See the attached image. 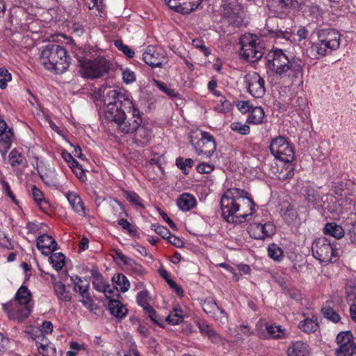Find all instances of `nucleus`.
<instances>
[{"label":"nucleus","mask_w":356,"mask_h":356,"mask_svg":"<svg viewBox=\"0 0 356 356\" xmlns=\"http://www.w3.org/2000/svg\"><path fill=\"white\" fill-rule=\"evenodd\" d=\"M145 312V314H147L148 317L151 319V321L154 322V323L159 325H162V320L161 317L159 314H157L156 312L153 309L152 307Z\"/></svg>","instance_id":"obj_57"},{"label":"nucleus","mask_w":356,"mask_h":356,"mask_svg":"<svg viewBox=\"0 0 356 356\" xmlns=\"http://www.w3.org/2000/svg\"><path fill=\"white\" fill-rule=\"evenodd\" d=\"M230 129L241 135H248L250 132V128L245 124H242L240 122H234L230 124Z\"/></svg>","instance_id":"obj_44"},{"label":"nucleus","mask_w":356,"mask_h":356,"mask_svg":"<svg viewBox=\"0 0 356 356\" xmlns=\"http://www.w3.org/2000/svg\"><path fill=\"white\" fill-rule=\"evenodd\" d=\"M164 55L165 52L161 48L149 45L143 54L142 59L147 65L152 67H159L162 65L165 59Z\"/></svg>","instance_id":"obj_15"},{"label":"nucleus","mask_w":356,"mask_h":356,"mask_svg":"<svg viewBox=\"0 0 356 356\" xmlns=\"http://www.w3.org/2000/svg\"><path fill=\"white\" fill-rule=\"evenodd\" d=\"M286 294L289 296L290 298L296 300V302H300L302 299V296L300 291L294 288H289L286 289Z\"/></svg>","instance_id":"obj_58"},{"label":"nucleus","mask_w":356,"mask_h":356,"mask_svg":"<svg viewBox=\"0 0 356 356\" xmlns=\"http://www.w3.org/2000/svg\"><path fill=\"white\" fill-rule=\"evenodd\" d=\"M115 254L118 259L122 261L125 265L134 264V260L124 254L120 250H115Z\"/></svg>","instance_id":"obj_60"},{"label":"nucleus","mask_w":356,"mask_h":356,"mask_svg":"<svg viewBox=\"0 0 356 356\" xmlns=\"http://www.w3.org/2000/svg\"><path fill=\"white\" fill-rule=\"evenodd\" d=\"M305 199L308 204L316 208L321 206V198L318 193L312 188H307L306 190Z\"/></svg>","instance_id":"obj_35"},{"label":"nucleus","mask_w":356,"mask_h":356,"mask_svg":"<svg viewBox=\"0 0 356 356\" xmlns=\"http://www.w3.org/2000/svg\"><path fill=\"white\" fill-rule=\"evenodd\" d=\"M54 292L57 296V298L64 302H69L71 300V296L66 291V286L61 282H58L55 283L54 286Z\"/></svg>","instance_id":"obj_36"},{"label":"nucleus","mask_w":356,"mask_h":356,"mask_svg":"<svg viewBox=\"0 0 356 356\" xmlns=\"http://www.w3.org/2000/svg\"><path fill=\"white\" fill-rule=\"evenodd\" d=\"M32 195L35 202L41 206L43 202H46L44 195L40 190H39L35 186L31 187Z\"/></svg>","instance_id":"obj_54"},{"label":"nucleus","mask_w":356,"mask_h":356,"mask_svg":"<svg viewBox=\"0 0 356 356\" xmlns=\"http://www.w3.org/2000/svg\"><path fill=\"white\" fill-rule=\"evenodd\" d=\"M317 39L310 42L306 49L307 55L312 59H320L339 49L341 35L335 29H323L316 32Z\"/></svg>","instance_id":"obj_3"},{"label":"nucleus","mask_w":356,"mask_h":356,"mask_svg":"<svg viewBox=\"0 0 356 356\" xmlns=\"http://www.w3.org/2000/svg\"><path fill=\"white\" fill-rule=\"evenodd\" d=\"M11 74L5 67L0 68V88L5 89L7 82L11 80Z\"/></svg>","instance_id":"obj_50"},{"label":"nucleus","mask_w":356,"mask_h":356,"mask_svg":"<svg viewBox=\"0 0 356 356\" xmlns=\"http://www.w3.org/2000/svg\"><path fill=\"white\" fill-rule=\"evenodd\" d=\"M200 135V138L197 141L192 138L191 143L199 155L210 157L216 148L214 137L206 131H201Z\"/></svg>","instance_id":"obj_12"},{"label":"nucleus","mask_w":356,"mask_h":356,"mask_svg":"<svg viewBox=\"0 0 356 356\" xmlns=\"http://www.w3.org/2000/svg\"><path fill=\"white\" fill-rule=\"evenodd\" d=\"M122 106L120 104H113L106 107L105 111L106 118L109 121L115 122L118 127L121 122H123V120H126V115L122 108Z\"/></svg>","instance_id":"obj_20"},{"label":"nucleus","mask_w":356,"mask_h":356,"mask_svg":"<svg viewBox=\"0 0 356 356\" xmlns=\"http://www.w3.org/2000/svg\"><path fill=\"white\" fill-rule=\"evenodd\" d=\"M122 78L126 84H130L136 81L135 73L128 68L122 71Z\"/></svg>","instance_id":"obj_55"},{"label":"nucleus","mask_w":356,"mask_h":356,"mask_svg":"<svg viewBox=\"0 0 356 356\" xmlns=\"http://www.w3.org/2000/svg\"><path fill=\"white\" fill-rule=\"evenodd\" d=\"M277 21V18L275 17L268 19L265 28L261 30V35L262 36L273 38L276 40L284 39L285 40H291V38L293 37L291 32L288 31H282L281 29H278V26L275 29L270 26L272 24H275V22Z\"/></svg>","instance_id":"obj_16"},{"label":"nucleus","mask_w":356,"mask_h":356,"mask_svg":"<svg viewBox=\"0 0 356 356\" xmlns=\"http://www.w3.org/2000/svg\"><path fill=\"white\" fill-rule=\"evenodd\" d=\"M241 57L250 62H255L263 57L264 44L255 34L245 33L239 39Z\"/></svg>","instance_id":"obj_6"},{"label":"nucleus","mask_w":356,"mask_h":356,"mask_svg":"<svg viewBox=\"0 0 356 356\" xmlns=\"http://www.w3.org/2000/svg\"><path fill=\"white\" fill-rule=\"evenodd\" d=\"M66 197L72 209L79 215L85 216L86 211L81 197L74 192L67 193Z\"/></svg>","instance_id":"obj_27"},{"label":"nucleus","mask_w":356,"mask_h":356,"mask_svg":"<svg viewBox=\"0 0 356 356\" xmlns=\"http://www.w3.org/2000/svg\"><path fill=\"white\" fill-rule=\"evenodd\" d=\"M202 1L203 0H180L178 1L179 3H177V6L173 7L172 10L183 15H187L197 10Z\"/></svg>","instance_id":"obj_22"},{"label":"nucleus","mask_w":356,"mask_h":356,"mask_svg":"<svg viewBox=\"0 0 356 356\" xmlns=\"http://www.w3.org/2000/svg\"><path fill=\"white\" fill-rule=\"evenodd\" d=\"M136 300L138 304L143 308L144 311H146L152 307L149 303L150 297L147 291L145 290L140 291L137 295Z\"/></svg>","instance_id":"obj_41"},{"label":"nucleus","mask_w":356,"mask_h":356,"mask_svg":"<svg viewBox=\"0 0 356 356\" xmlns=\"http://www.w3.org/2000/svg\"><path fill=\"white\" fill-rule=\"evenodd\" d=\"M9 161L13 167H17L22 163L23 156L16 149H14L9 154Z\"/></svg>","instance_id":"obj_47"},{"label":"nucleus","mask_w":356,"mask_h":356,"mask_svg":"<svg viewBox=\"0 0 356 356\" xmlns=\"http://www.w3.org/2000/svg\"><path fill=\"white\" fill-rule=\"evenodd\" d=\"M112 281L115 284V286H118V289L121 292H126L129 290L130 283L123 274L118 273L114 275Z\"/></svg>","instance_id":"obj_34"},{"label":"nucleus","mask_w":356,"mask_h":356,"mask_svg":"<svg viewBox=\"0 0 356 356\" xmlns=\"http://www.w3.org/2000/svg\"><path fill=\"white\" fill-rule=\"evenodd\" d=\"M151 227L152 229L155 231L156 234H159L163 238H167L170 235L169 229L164 226L152 225Z\"/></svg>","instance_id":"obj_56"},{"label":"nucleus","mask_w":356,"mask_h":356,"mask_svg":"<svg viewBox=\"0 0 356 356\" xmlns=\"http://www.w3.org/2000/svg\"><path fill=\"white\" fill-rule=\"evenodd\" d=\"M192 44L195 48L199 49L206 56L211 54V51L206 47L204 42L201 39L196 38L193 40Z\"/></svg>","instance_id":"obj_51"},{"label":"nucleus","mask_w":356,"mask_h":356,"mask_svg":"<svg viewBox=\"0 0 356 356\" xmlns=\"http://www.w3.org/2000/svg\"><path fill=\"white\" fill-rule=\"evenodd\" d=\"M266 330L268 337L272 339H283L285 337V330L282 329L280 325H268Z\"/></svg>","instance_id":"obj_40"},{"label":"nucleus","mask_w":356,"mask_h":356,"mask_svg":"<svg viewBox=\"0 0 356 356\" xmlns=\"http://www.w3.org/2000/svg\"><path fill=\"white\" fill-rule=\"evenodd\" d=\"M266 66L275 74L282 76L290 71L289 78L291 83L289 87L298 89L303 86L304 62L299 58L289 56L280 49H275L268 52L265 57Z\"/></svg>","instance_id":"obj_2"},{"label":"nucleus","mask_w":356,"mask_h":356,"mask_svg":"<svg viewBox=\"0 0 356 356\" xmlns=\"http://www.w3.org/2000/svg\"><path fill=\"white\" fill-rule=\"evenodd\" d=\"M65 255L61 252L53 253L49 258V262L52 264L54 268L59 271L65 265Z\"/></svg>","instance_id":"obj_38"},{"label":"nucleus","mask_w":356,"mask_h":356,"mask_svg":"<svg viewBox=\"0 0 356 356\" xmlns=\"http://www.w3.org/2000/svg\"><path fill=\"white\" fill-rule=\"evenodd\" d=\"M110 313L118 318H124L127 314V309L118 300H111L108 305Z\"/></svg>","instance_id":"obj_28"},{"label":"nucleus","mask_w":356,"mask_h":356,"mask_svg":"<svg viewBox=\"0 0 356 356\" xmlns=\"http://www.w3.org/2000/svg\"><path fill=\"white\" fill-rule=\"evenodd\" d=\"M151 140V131L144 125L137 129L135 137L134 138V143L140 147L146 146Z\"/></svg>","instance_id":"obj_26"},{"label":"nucleus","mask_w":356,"mask_h":356,"mask_svg":"<svg viewBox=\"0 0 356 356\" xmlns=\"http://www.w3.org/2000/svg\"><path fill=\"white\" fill-rule=\"evenodd\" d=\"M2 308L10 320L18 323H22L28 318L31 312V307L29 305L20 304L13 300L3 303Z\"/></svg>","instance_id":"obj_11"},{"label":"nucleus","mask_w":356,"mask_h":356,"mask_svg":"<svg viewBox=\"0 0 356 356\" xmlns=\"http://www.w3.org/2000/svg\"><path fill=\"white\" fill-rule=\"evenodd\" d=\"M248 194L243 190L233 188L228 189L222 196V215L227 222L241 223L252 216L255 204Z\"/></svg>","instance_id":"obj_1"},{"label":"nucleus","mask_w":356,"mask_h":356,"mask_svg":"<svg viewBox=\"0 0 356 356\" xmlns=\"http://www.w3.org/2000/svg\"><path fill=\"white\" fill-rule=\"evenodd\" d=\"M268 255L275 261H280L283 257L282 250L276 244H270L268 248Z\"/></svg>","instance_id":"obj_43"},{"label":"nucleus","mask_w":356,"mask_h":356,"mask_svg":"<svg viewBox=\"0 0 356 356\" xmlns=\"http://www.w3.org/2000/svg\"><path fill=\"white\" fill-rule=\"evenodd\" d=\"M313 256L321 264H328L339 257V250L326 238L316 239L312 245Z\"/></svg>","instance_id":"obj_7"},{"label":"nucleus","mask_w":356,"mask_h":356,"mask_svg":"<svg viewBox=\"0 0 356 356\" xmlns=\"http://www.w3.org/2000/svg\"><path fill=\"white\" fill-rule=\"evenodd\" d=\"M298 327L305 333L314 332L318 327L317 318H307L304 321L300 322Z\"/></svg>","instance_id":"obj_33"},{"label":"nucleus","mask_w":356,"mask_h":356,"mask_svg":"<svg viewBox=\"0 0 356 356\" xmlns=\"http://www.w3.org/2000/svg\"><path fill=\"white\" fill-rule=\"evenodd\" d=\"M177 204L181 210L187 211L195 207L196 200L189 193H183L177 199Z\"/></svg>","instance_id":"obj_29"},{"label":"nucleus","mask_w":356,"mask_h":356,"mask_svg":"<svg viewBox=\"0 0 356 356\" xmlns=\"http://www.w3.org/2000/svg\"><path fill=\"white\" fill-rule=\"evenodd\" d=\"M118 291V286H111L108 284L103 292L105 293L106 298L111 301V300H115L114 297L118 298L120 296Z\"/></svg>","instance_id":"obj_52"},{"label":"nucleus","mask_w":356,"mask_h":356,"mask_svg":"<svg viewBox=\"0 0 356 356\" xmlns=\"http://www.w3.org/2000/svg\"><path fill=\"white\" fill-rule=\"evenodd\" d=\"M35 343L39 353L42 356H56V350L54 345L44 336H38Z\"/></svg>","instance_id":"obj_21"},{"label":"nucleus","mask_w":356,"mask_h":356,"mask_svg":"<svg viewBox=\"0 0 356 356\" xmlns=\"http://www.w3.org/2000/svg\"><path fill=\"white\" fill-rule=\"evenodd\" d=\"M176 165L184 174H187L186 167L191 168L193 165V161L190 158L184 159V158L179 156L176 159Z\"/></svg>","instance_id":"obj_49"},{"label":"nucleus","mask_w":356,"mask_h":356,"mask_svg":"<svg viewBox=\"0 0 356 356\" xmlns=\"http://www.w3.org/2000/svg\"><path fill=\"white\" fill-rule=\"evenodd\" d=\"M282 163L280 165L281 168L280 172L277 174V177L280 180H286L291 179L294 175V165L292 161H282Z\"/></svg>","instance_id":"obj_30"},{"label":"nucleus","mask_w":356,"mask_h":356,"mask_svg":"<svg viewBox=\"0 0 356 356\" xmlns=\"http://www.w3.org/2000/svg\"><path fill=\"white\" fill-rule=\"evenodd\" d=\"M238 109L243 113H246L251 111L252 106L248 101H241L236 104Z\"/></svg>","instance_id":"obj_61"},{"label":"nucleus","mask_w":356,"mask_h":356,"mask_svg":"<svg viewBox=\"0 0 356 356\" xmlns=\"http://www.w3.org/2000/svg\"><path fill=\"white\" fill-rule=\"evenodd\" d=\"M202 309L205 313L216 319L226 320L227 318L225 311L220 308L213 299L205 300L202 303Z\"/></svg>","instance_id":"obj_19"},{"label":"nucleus","mask_w":356,"mask_h":356,"mask_svg":"<svg viewBox=\"0 0 356 356\" xmlns=\"http://www.w3.org/2000/svg\"><path fill=\"white\" fill-rule=\"evenodd\" d=\"M248 81V85L246 86L247 89H250V88L253 86V81H257L259 85L260 88H264L265 81L264 80L260 77L258 74H254L253 76L250 79L246 78Z\"/></svg>","instance_id":"obj_59"},{"label":"nucleus","mask_w":356,"mask_h":356,"mask_svg":"<svg viewBox=\"0 0 356 356\" xmlns=\"http://www.w3.org/2000/svg\"><path fill=\"white\" fill-rule=\"evenodd\" d=\"M13 135L12 129L8 127L4 120H0V145L3 148L10 147Z\"/></svg>","instance_id":"obj_24"},{"label":"nucleus","mask_w":356,"mask_h":356,"mask_svg":"<svg viewBox=\"0 0 356 356\" xmlns=\"http://www.w3.org/2000/svg\"><path fill=\"white\" fill-rule=\"evenodd\" d=\"M40 178L47 185H56L57 183L56 174L54 169L49 173L40 174Z\"/></svg>","instance_id":"obj_48"},{"label":"nucleus","mask_w":356,"mask_h":356,"mask_svg":"<svg viewBox=\"0 0 356 356\" xmlns=\"http://www.w3.org/2000/svg\"><path fill=\"white\" fill-rule=\"evenodd\" d=\"M324 234L339 239L344 236V231L341 225L335 222H327L324 227Z\"/></svg>","instance_id":"obj_32"},{"label":"nucleus","mask_w":356,"mask_h":356,"mask_svg":"<svg viewBox=\"0 0 356 356\" xmlns=\"http://www.w3.org/2000/svg\"><path fill=\"white\" fill-rule=\"evenodd\" d=\"M89 287V283H86L84 286H79V293L83 298L81 302L90 312L96 314L99 307L94 302L90 296L88 292Z\"/></svg>","instance_id":"obj_23"},{"label":"nucleus","mask_w":356,"mask_h":356,"mask_svg":"<svg viewBox=\"0 0 356 356\" xmlns=\"http://www.w3.org/2000/svg\"><path fill=\"white\" fill-rule=\"evenodd\" d=\"M336 342L338 348L336 349V356H353L356 351V343L350 331H341L337 337Z\"/></svg>","instance_id":"obj_13"},{"label":"nucleus","mask_w":356,"mask_h":356,"mask_svg":"<svg viewBox=\"0 0 356 356\" xmlns=\"http://www.w3.org/2000/svg\"><path fill=\"white\" fill-rule=\"evenodd\" d=\"M108 284L100 274L93 276L92 286L97 291L103 292Z\"/></svg>","instance_id":"obj_45"},{"label":"nucleus","mask_w":356,"mask_h":356,"mask_svg":"<svg viewBox=\"0 0 356 356\" xmlns=\"http://www.w3.org/2000/svg\"><path fill=\"white\" fill-rule=\"evenodd\" d=\"M183 312L180 308H174L173 311L166 317L165 321L170 325H178L184 320Z\"/></svg>","instance_id":"obj_39"},{"label":"nucleus","mask_w":356,"mask_h":356,"mask_svg":"<svg viewBox=\"0 0 356 356\" xmlns=\"http://www.w3.org/2000/svg\"><path fill=\"white\" fill-rule=\"evenodd\" d=\"M127 199L134 204L143 206L140 197L136 193L129 192L127 195Z\"/></svg>","instance_id":"obj_62"},{"label":"nucleus","mask_w":356,"mask_h":356,"mask_svg":"<svg viewBox=\"0 0 356 356\" xmlns=\"http://www.w3.org/2000/svg\"><path fill=\"white\" fill-rule=\"evenodd\" d=\"M90 95L94 101H99L106 107L113 104H120L129 108L133 106V103L128 96L118 92V90H92Z\"/></svg>","instance_id":"obj_9"},{"label":"nucleus","mask_w":356,"mask_h":356,"mask_svg":"<svg viewBox=\"0 0 356 356\" xmlns=\"http://www.w3.org/2000/svg\"><path fill=\"white\" fill-rule=\"evenodd\" d=\"M347 234L351 243L356 244V222L351 225Z\"/></svg>","instance_id":"obj_64"},{"label":"nucleus","mask_w":356,"mask_h":356,"mask_svg":"<svg viewBox=\"0 0 356 356\" xmlns=\"http://www.w3.org/2000/svg\"><path fill=\"white\" fill-rule=\"evenodd\" d=\"M37 248L42 254L47 256L58 248V245L52 236L43 234L37 239Z\"/></svg>","instance_id":"obj_18"},{"label":"nucleus","mask_w":356,"mask_h":356,"mask_svg":"<svg viewBox=\"0 0 356 356\" xmlns=\"http://www.w3.org/2000/svg\"><path fill=\"white\" fill-rule=\"evenodd\" d=\"M208 338L215 343H222V338L213 329L207 335Z\"/></svg>","instance_id":"obj_63"},{"label":"nucleus","mask_w":356,"mask_h":356,"mask_svg":"<svg viewBox=\"0 0 356 356\" xmlns=\"http://www.w3.org/2000/svg\"><path fill=\"white\" fill-rule=\"evenodd\" d=\"M309 353L308 344L301 341L292 343L286 351L288 356H307Z\"/></svg>","instance_id":"obj_25"},{"label":"nucleus","mask_w":356,"mask_h":356,"mask_svg":"<svg viewBox=\"0 0 356 356\" xmlns=\"http://www.w3.org/2000/svg\"><path fill=\"white\" fill-rule=\"evenodd\" d=\"M114 44L118 50L121 51L128 58H134L135 52L128 45L124 44L122 40H115Z\"/></svg>","instance_id":"obj_46"},{"label":"nucleus","mask_w":356,"mask_h":356,"mask_svg":"<svg viewBox=\"0 0 356 356\" xmlns=\"http://www.w3.org/2000/svg\"><path fill=\"white\" fill-rule=\"evenodd\" d=\"M346 294L348 300L350 301L356 300V284L353 282H348L346 286Z\"/></svg>","instance_id":"obj_53"},{"label":"nucleus","mask_w":356,"mask_h":356,"mask_svg":"<svg viewBox=\"0 0 356 356\" xmlns=\"http://www.w3.org/2000/svg\"><path fill=\"white\" fill-rule=\"evenodd\" d=\"M248 232L251 237L264 240L266 237L272 236L275 233V226L271 222L264 224L254 222L248 227Z\"/></svg>","instance_id":"obj_14"},{"label":"nucleus","mask_w":356,"mask_h":356,"mask_svg":"<svg viewBox=\"0 0 356 356\" xmlns=\"http://www.w3.org/2000/svg\"><path fill=\"white\" fill-rule=\"evenodd\" d=\"M142 122L143 120L139 110L133 106L131 117L123 120V122H121L119 128L123 133L130 134L136 131Z\"/></svg>","instance_id":"obj_17"},{"label":"nucleus","mask_w":356,"mask_h":356,"mask_svg":"<svg viewBox=\"0 0 356 356\" xmlns=\"http://www.w3.org/2000/svg\"><path fill=\"white\" fill-rule=\"evenodd\" d=\"M40 60L47 70L60 74L68 69L71 57L63 46L48 44L42 50Z\"/></svg>","instance_id":"obj_4"},{"label":"nucleus","mask_w":356,"mask_h":356,"mask_svg":"<svg viewBox=\"0 0 356 356\" xmlns=\"http://www.w3.org/2000/svg\"><path fill=\"white\" fill-rule=\"evenodd\" d=\"M31 298L32 295L31 291L26 286L22 285L17 291L13 301L23 305H29Z\"/></svg>","instance_id":"obj_31"},{"label":"nucleus","mask_w":356,"mask_h":356,"mask_svg":"<svg viewBox=\"0 0 356 356\" xmlns=\"http://www.w3.org/2000/svg\"><path fill=\"white\" fill-rule=\"evenodd\" d=\"M271 154L280 161H293L294 152L286 138L278 136L274 138L269 147Z\"/></svg>","instance_id":"obj_10"},{"label":"nucleus","mask_w":356,"mask_h":356,"mask_svg":"<svg viewBox=\"0 0 356 356\" xmlns=\"http://www.w3.org/2000/svg\"><path fill=\"white\" fill-rule=\"evenodd\" d=\"M264 117V111L263 108L260 106H256L251 109L247 121L249 123L257 124L262 122Z\"/></svg>","instance_id":"obj_37"},{"label":"nucleus","mask_w":356,"mask_h":356,"mask_svg":"<svg viewBox=\"0 0 356 356\" xmlns=\"http://www.w3.org/2000/svg\"><path fill=\"white\" fill-rule=\"evenodd\" d=\"M220 15L225 22L234 27H240L243 24L242 6L237 0H222Z\"/></svg>","instance_id":"obj_8"},{"label":"nucleus","mask_w":356,"mask_h":356,"mask_svg":"<svg viewBox=\"0 0 356 356\" xmlns=\"http://www.w3.org/2000/svg\"><path fill=\"white\" fill-rule=\"evenodd\" d=\"M98 54L97 50L90 49L83 51L82 56L77 57L79 65L83 69L85 76L91 79L99 78L110 70L111 63Z\"/></svg>","instance_id":"obj_5"},{"label":"nucleus","mask_w":356,"mask_h":356,"mask_svg":"<svg viewBox=\"0 0 356 356\" xmlns=\"http://www.w3.org/2000/svg\"><path fill=\"white\" fill-rule=\"evenodd\" d=\"M323 316L334 323H338L340 321V316L328 305L323 306L321 309Z\"/></svg>","instance_id":"obj_42"}]
</instances>
